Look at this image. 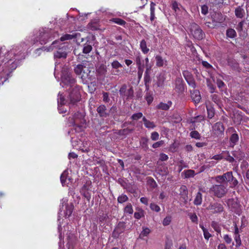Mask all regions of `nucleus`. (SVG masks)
I'll list each match as a JSON object with an SVG mask.
<instances>
[{
  "mask_svg": "<svg viewBox=\"0 0 249 249\" xmlns=\"http://www.w3.org/2000/svg\"><path fill=\"white\" fill-rule=\"evenodd\" d=\"M79 88V98L77 100H74L73 97H74V91L73 90V89L74 88V87L73 86L71 88H70V89H69V87H68L67 88H66V86L62 87L64 88H65L69 92V97H68L67 99H66L64 96L62 95V93H61L60 92H59L58 95V99H57V102H58V109L59 111V112L60 113H64L66 112L67 109L65 108L64 106L68 102V100L70 101V102L71 103H75V102L78 101L80 100V87L78 86Z\"/></svg>",
  "mask_w": 249,
  "mask_h": 249,
  "instance_id": "6",
  "label": "nucleus"
},
{
  "mask_svg": "<svg viewBox=\"0 0 249 249\" xmlns=\"http://www.w3.org/2000/svg\"><path fill=\"white\" fill-rule=\"evenodd\" d=\"M67 228L68 229V231L66 233L68 240V243L67 244L68 249H74V244L76 240L75 236L73 234L69 232V227L68 225L67 226Z\"/></svg>",
  "mask_w": 249,
  "mask_h": 249,
  "instance_id": "12",
  "label": "nucleus"
},
{
  "mask_svg": "<svg viewBox=\"0 0 249 249\" xmlns=\"http://www.w3.org/2000/svg\"><path fill=\"white\" fill-rule=\"evenodd\" d=\"M150 232V230L148 228H143V230L140 234L141 237L147 236Z\"/></svg>",
  "mask_w": 249,
  "mask_h": 249,
  "instance_id": "39",
  "label": "nucleus"
},
{
  "mask_svg": "<svg viewBox=\"0 0 249 249\" xmlns=\"http://www.w3.org/2000/svg\"><path fill=\"white\" fill-rule=\"evenodd\" d=\"M59 43L55 45L54 49H58V50L54 53V59L55 60V68L54 71V75L56 78L61 72V83L60 85L62 87L66 86V88H70L74 87L73 90L74 100H77L79 98V88L76 84V80L74 77L72 75L68 66L63 67L62 64L61 63L60 59H65L67 56L66 48L63 47H60V41L58 40Z\"/></svg>",
  "mask_w": 249,
  "mask_h": 249,
  "instance_id": "1",
  "label": "nucleus"
},
{
  "mask_svg": "<svg viewBox=\"0 0 249 249\" xmlns=\"http://www.w3.org/2000/svg\"><path fill=\"white\" fill-rule=\"evenodd\" d=\"M73 210V205L71 203H68V200L67 198H64L61 200V205L60 206V211L58 213V221L59 222L58 230L59 232V239L61 240L62 238V232L61 223L71 215Z\"/></svg>",
  "mask_w": 249,
  "mask_h": 249,
  "instance_id": "2",
  "label": "nucleus"
},
{
  "mask_svg": "<svg viewBox=\"0 0 249 249\" xmlns=\"http://www.w3.org/2000/svg\"><path fill=\"white\" fill-rule=\"evenodd\" d=\"M145 98H146V100L147 102V103L149 105L150 104L153 100V98L152 96L151 95H149V94L147 95Z\"/></svg>",
  "mask_w": 249,
  "mask_h": 249,
  "instance_id": "64",
  "label": "nucleus"
},
{
  "mask_svg": "<svg viewBox=\"0 0 249 249\" xmlns=\"http://www.w3.org/2000/svg\"><path fill=\"white\" fill-rule=\"evenodd\" d=\"M128 199L127 196L125 195H122L118 197V201L119 203H122L126 201Z\"/></svg>",
  "mask_w": 249,
  "mask_h": 249,
  "instance_id": "42",
  "label": "nucleus"
},
{
  "mask_svg": "<svg viewBox=\"0 0 249 249\" xmlns=\"http://www.w3.org/2000/svg\"><path fill=\"white\" fill-rule=\"evenodd\" d=\"M190 136L192 138H194L197 140L200 139V136L199 133L196 131H193L190 133Z\"/></svg>",
  "mask_w": 249,
  "mask_h": 249,
  "instance_id": "44",
  "label": "nucleus"
},
{
  "mask_svg": "<svg viewBox=\"0 0 249 249\" xmlns=\"http://www.w3.org/2000/svg\"><path fill=\"white\" fill-rule=\"evenodd\" d=\"M27 45H22L14 46L12 49L9 51L6 54L5 62V64L6 63H10L15 59L14 62H12L11 64L15 65L14 62L16 60H19L24 58V53L23 52L27 49Z\"/></svg>",
  "mask_w": 249,
  "mask_h": 249,
  "instance_id": "4",
  "label": "nucleus"
},
{
  "mask_svg": "<svg viewBox=\"0 0 249 249\" xmlns=\"http://www.w3.org/2000/svg\"><path fill=\"white\" fill-rule=\"evenodd\" d=\"M172 8L174 10L176 14H178L180 11V7L177 1H174L172 2Z\"/></svg>",
  "mask_w": 249,
  "mask_h": 249,
  "instance_id": "31",
  "label": "nucleus"
},
{
  "mask_svg": "<svg viewBox=\"0 0 249 249\" xmlns=\"http://www.w3.org/2000/svg\"><path fill=\"white\" fill-rule=\"evenodd\" d=\"M172 217L170 216H166L162 221V224L163 226H166L169 225L171 222Z\"/></svg>",
  "mask_w": 249,
  "mask_h": 249,
  "instance_id": "38",
  "label": "nucleus"
},
{
  "mask_svg": "<svg viewBox=\"0 0 249 249\" xmlns=\"http://www.w3.org/2000/svg\"><path fill=\"white\" fill-rule=\"evenodd\" d=\"M124 228V223H119L118 226L115 229L113 232V234L115 236H116L117 235H118L119 234L123 232Z\"/></svg>",
  "mask_w": 249,
  "mask_h": 249,
  "instance_id": "20",
  "label": "nucleus"
},
{
  "mask_svg": "<svg viewBox=\"0 0 249 249\" xmlns=\"http://www.w3.org/2000/svg\"><path fill=\"white\" fill-rule=\"evenodd\" d=\"M145 126L147 128L153 129L155 127L154 123L147 120L145 117L142 118Z\"/></svg>",
  "mask_w": 249,
  "mask_h": 249,
  "instance_id": "26",
  "label": "nucleus"
},
{
  "mask_svg": "<svg viewBox=\"0 0 249 249\" xmlns=\"http://www.w3.org/2000/svg\"><path fill=\"white\" fill-rule=\"evenodd\" d=\"M57 36L58 34L54 31L48 28L42 29L39 31L37 37L32 39V42L28 45L36 44L38 42H39L41 45L45 44Z\"/></svg>",
  "mask_w": 249,
  "mask_h": 249,
  "instance_id": "5",
  "label": "nucleus"
},
{
  "mask_svg": "<svg viewBox=\"0 0 249 249\" xmlns=\"http://www.w3.org/2000/svg\"><path fill=\"white\" fill-rule=\"evenodd\" d=\"M68 171L65 170L61 174L60 177V180L62 185H67L70 182V178H68Z\"/></svg>",
  "mask_w": 249,
  "mask_h": 249,
  "instance_id": "17",
  "label": "nucleus"
},
{
  "mask_svg": "<svg viewBox=\"0 0 249 249\" xmlns=\"http://www.w3.org/2000/svg\"><path fill=\"white\" fill-rule=\"evenodd\" d=\"M239 137L236 133L233 134L230 138V146L233 147L238 141Z\"/></svg>",
  "mask_w": 249,
  "mask_h": 249,
  "instance_id": "25",
  "label": "nucleus"
},
{
  "mask_svg": "<svg viewBox=\"0 0 249 249\" xmlns=\"http://www.w3.org/2000/svg\"><path fill=\"white\" fill-rule=\"evenodd\" d=\"M84 69H86L85 67H84L82 65L79 64L77 65L74 68V71L76 74L81 75V78L82 79L89 78V74L90 71L88 69H86V71Z\"/></svg>",
  "mask_w": 249,
  "mask_h": 249,
  "instance_id": "10",
  "label": "nucleus"
},
{
  "mask_svg": "<svg viewBox=\"0 0 249 249\" xmlns=\"http://www.w3.org/2000/svg\"><path fill=\"white\" fill-rule=\"evenodd\" d=\"M105 110L106 107L104 105L100 106L97 108V111L101 116L103 115Z\"/></svg>",
  "mask_w": 249,
  "mask_h": 249,
  "instance_id": "49",
  "label": "nucleus"
},
{
  "mask_svg": "<svg viewBox=\"0 0 249 249\" xmlns=\"http://www.w3.org/2000/svg\"><path fill=\"white\" fill-rule=\"evenodd\" d=\"M226 35L228 37L234 38L236 36V33L234 29H229L227 30Z\"/></svg>",
  "mask_w": 249,
  "mask_h": 249,
  "instance_id": "32",
  "label": "nucleus"
},
{
  "mask_svg": "<svg viewBox=\"0 0 249 249\" xmlns=\"http://www.w3.org/2000/svg\"><path fill=\"white\" fill-rule=\"evenodd\" d=\"M150 207L152 211H155L156 212H159L160 210V207L154 203L150 204Z\"/></svg>",
  "mask_w": 249,
  "mask_h": 249,
  "instance_id": "41",
  "label": "nucleus"
},
{
  "mask_svg": "<svg viewBox=\"0 0 249 249\" xmlns=\"http://www.w3.org/2000/svg\"><path fill=\"white\" fill-rule=\"evenodd\" d=\"M140 46L141 51L143 53L146 54L148 53L149 49L147 47V44L144 39H142V40H141Z\"/></svg>",
  "mask_w": 249,
  "mask_h": 249,
  "instance_id": "24",
  "label": "nucleus"
},
{
  "mask_svg": "<svg viewBox=\"0 0 249 249\" xmlns=\"http://www.w3.org/2000/svg\"><path fill=\"white\" fill-rule=\"evenodd\" d=\"M159 135L157 132H153L151 133V138L153 141H156L159 139Z\"/></svg>",
  "mask_w": 249,
  "mask_h": 249,
  "instance_id": "58",
  "label": "nucleus"
},
{
  "mask_svg": "<svg viewBox=\"0 0 249 249\" xmlns=\"http://www.w3.org/2000/svg\"><path fill=\"white\" fill-rule=\"evenodd\" d=\"M5 72H3L0 74V85L3 84L4 82L7 80V77L5 76Z\"/></svg>",
  "mask_w": 249,
  "mask_h": 249,
  "instance_id": "47",
  "label": "nucleus"
},
{
  "mask_svg": "<svg viewBox=\"0 0 249 249\" xmlns=\"http://www.w3.org/2000/svg\"><path fill=\"white\" fill-rule=\"evenodd\" d=\"M207 84L210 89V91L211 93L214 92V89H215V87L212 84H211L210 83V80H208V79L207 80Z\"/></svg>",
  "mask_w": 249,
  "mask_h": 249,
  "instance_id": "52",
  "label": "nucleus"
},
{
  "mask_svg": "<svg viewBox=\"0 0 249 249\" xmlns=\"http://www.w3.org/2000/svg\"><path fill=\"white\" fill-rule=\"evenodd\" d=\"M92 50V47L89 44H85L83 49V52L84 53H89Z\"/></svg>",
  "mask_w": 249,
  "mask_h": 249,
  "instance_id": "37",
  "label": "nucleus"
},
{
  "mask_svg": "<svg viewBox=\"0 0 249 249\" xmlns=\"http://www.w3.org/2000/svg\"><path fill=\"white\" fill-rule=\"evenodd\" d=\"M224 154V152H223L220 154H218L214 155L211 158V159L215 160H221L224 158V156L223 155Z\"/></svg>",
  "mask_w": 249,
  "mask_h": 249,
  "instance_id": "45",
  "label": "nucleus"
},
{
  "mask_svg": "<svg viewBox=\"0 0 249 249\" xmlns=\"http://www.w3.org/2000/svg\"><path fill=\"white\" fill-rule=\"evenodd\" d=\"M208 209L212 211L214 213H220L223 211L222 205L217 203L211 204Z\"/></svg>",
  "mask_w": 249,
  "mask_h": 249,
  "instance_id": "15",
  "label": "nucleus"
},
{
  "mask_svg": "<svg viewBox=\"0 0 249 249\" xmlns=\"http://www.w3.org/2000/svg\"><path fill=\"white\" fill-rule=\"evenodd\" d=\"M175 90L178 92H182L184 89V84L181 78H177L175 82Z\"/></svg>",
  "mask_w": 249,
  "mask_h": 249,
  "instance_id": "14",
  "label": "nucleus"
},
{
  "mask_svg": "<svg viewBox=\"0 0 249 249\" xmlns=\"http://www.w3.org/2000/svg\"><path fill=\"white\" fill-rule=\"evenodd\" d=\"M208 7L206 5H203L201 6V13L202 14L205 15L208 13Z\"/></svg>",
  "mask_w": 249,
  "mask_h": 249,
  "instance_id": "60",
  "label": "nucleus"
},
{
  "mask_svg": "<svg viewBox=\"0 0 249 249\" xmlns=\"http://www.w3.org/2000/svg\"><path fill=\"white\" fill-rule=\"evenodd\" d=\"M234 239L236 243V246L239 247L241 244V240L239 234L235 235Z\"/></svg>",
  "mask_w": 249,
  "mask_h": 249,
  "instance_id": "51",
  "label": "nucleus"
},
{
  "mask_svg": "<svg viewBox=\"0 0 249 249\" xmlns=\"http://www.w3.org/2000/svg\"><path fill=\"white\" fill-rule=\"evenodd\" d=\"M111 66L114 69H118L122 67V65L118 61H114L111 63Z\"/></svg>",
  "mask_w": 249,
  "mask_h": 249,
  "instance_id": "53",
  "label": "nucleus"
},
{
  "mask_svg": "<svg viewBox=\"0 0 249 249\" xmlns=\"http://www.w3.org/2000/svg\"><path fill=\"white\" fill-rule=\"evenodd\" d=\"M143 216V211H140L138 212H136L134 213V217L136 219H139Z\"/></svg>",
  "mask_w": 249,
  "mask_h": 249,
  "instance_id": "54",
  "label": "nucleus"
},
{
  "mask_svg": "<svg viewBox=\"0 0 249 249\" xmlns=\"http://www.w3.org/2000/svg\"><path fill=\"white\" fill-rule=\"evenodd\" d=\"M235 13L237 18H242L244 16V10L241 7H238L235 9Z\"/></svg>",
  "mask_w": 249,
  "mask_h": 249,
  "instance_id": "27",
  "label": "nucleus"
},
{
  "mask_svg": "<svg viewBox=\"0 0 249 249\" xmlns=\"http://www.w3.org/2000/svg\"><path fill=\"white\" fill-rule=\"evenodd\" d=\"M213 130L216 135L222 134L224 130L223 124L221 123H216L213 126Z\"/></svg>",
  "mask_w": 249,
  "mask_h": 249,
  "instance_id": "19",
  "label": "nucleus"
},
{
  "mask_svg": "<svg viewBox=\"0 0 249 249\" xmlns=\"http://www.w3.org/2000/svg\"><path fill=\"white\" fill-rule=\"evenodd\" d=\"M158 81L157 82L158 87H161L164 83L165 77L163 74H160L158 77Z\"/></svg>",
  "mask_w": 249,
  "mask_h": 249,
  "instance_id": "33",
  "label": "nucleus"
},
{
  "mask_svg": "<svg viewBox=\"0 0 249 249\" xmlns=\"http://www.w3.org/2000/svg\"><path fill=\"white\" fill-rule=\"evenodd\" d=\"M232 155L236 160H243L245 157L244 153L240 150L233 151Z\"/></svg>",
  "mask_w": 249,
  "mask_h": 249,
  "instance_id": "22",
  "label": "nucleus"
},
{
  "mask_svg": "<svg viewBox=\"0 0 249 249\" xmlns=\"http://www.w3.org/2000/svg\"><path fill=\"white\" fill-rule=\"evenodd\" d=\"M124 212L125 213L132 214L133 213V209L131 204H127L124 208Z\"/></svg>",
  "mask_w": 249,
  "mask_h": 249,
  "instance_id": "35",
  "label": "nucleus"
},
{
  "mask_svg": "<svg viewBox=\"0 0 249 249\" xmlns=\"http://www.w3.org/2000/svg\"><path fill=\"white\" fill-rule=\"evenodd\" d=\"M142 113L138 112V113L134 114L132 116V119L133 120H138L139 119L142 118Z\"/></svg>",
  "mask_w": 249,
  "mask_h": 249,
  "instance_id": "57",
  "label": "nucleus"
},
{
  "mask_svg": "<svg viewBox=\"0 0 249 249\" xmlns=\"http://www.w3.org/2000/svg\"><path fill=\"white\" fill-rule=\"evenodd\" d=\"M89 28L92 30H96L99 28L98 24L96 23H90L89 24Z\"/></svg>",
  "mask_w": 249,
  "mask_h": 249,
  "instance_id": "55",
  "label": "nucleus"
},
{
  "mask_svg": "<svg viewBox=\"0 0 249 249\" xmlns=\"http://www.w3.org/2000/svg\"><path fill=\"white\" fill-rule=\"evenodd\" d=\"M110 21L120 25H124L126 23L124 20L119 18H112Z\"/></svg>",
  "mask_w": 249,
  "mask_h": 249,
  "instance_id": "34",
  "label": "nucleus"
},
{
  "mask_svg": "<svg viewBox=\"0 0 249 249\" xmlns=\"http://www.w3.org/2000/svg\"><path fill=\"white\" fill-rule=\"evenodd\" d=\"M172 104V102L170 101H168L167 103L161 102L158 105L157 108L159 109L167 110L169 109V108L171 107Z\"/></svg>",
  "mask_w": 249,
  "mask_h": 249,
  "instance_id": "21",
  "label": "nucleus"
},
{
  "mask_svg": "<svg viewBox=\"0 0 249 249\" xmlns=\"http://www.w3.org/2000/svg\"><path fill=\"white\" fill-rule=\"evenodd\" d=\"M164 143V142L163 141H159L158 142H156L154 143L152 145V147L154 148H157L158 147H159L160 146H161V145H162Z\"/></svg>",
  "mask_w": 249,
  "mask_h": 249,
  "instance_id": "59",
  "label": "nucleus"
},
{
  "mask_svg": "<svg viewBox=\"0 0 249 249\" xmlns=\"http://www.w3.org/2000/svg\"><path fill=\"white\" fill-rule=\"evenodd\" d=\"M211 191L218 197H221L227 193V189L223 185H215L211 189Z\"/></svg>",
  "mask_w": 249,
  "mask_h": 249,
  "instance_id": "9",
  "label": "nucleus"
},
{
  "mask_svg": "<svg viewBox=\"0 0 249 249\" xmlns=\"http://www.w3.org/2000/svg\"><path fill=\"white\" fill-rule=\"evenodd\" d=\"M207 110L208 113V117L210 119L212 118L214 115V109L212 107H208L207 106Z\"/></svg>",
  "mask_w": 249,
  "mask_h": 249,
  "instance_id": "30",
  "label": "nucleus"
},
{
  "mask_svg": "<svg viewBox=\"0 0 249 249\" xmlns=\"http://www.w3.org/2000/svg\"><path fill=\"white\" fill-rule=\"evenodd\" d=\"M59 41L57 40L53 42L51 45L49 47H43L41 48H38L36 50L35 52V55L36 56H39L42 51L51 52L54 50L55 47V45L58 44Z\"/></svg>",
  "mask_w": 249,
  "mask_h": 249,
  "instance_id": "13",
  "label": "nucleus"
},
{
  "mask_svg": "<svg viewBox=\"0 0 249 249\" xmlns=\"http://www.w3.org/2000/svg\"><path fill=\"white\" fill-rule=\"evenodd\" d=\"M190 92L191 98L194 103L195 104L199 103L201 99L200 92L197 90H191Z\"/></svg>",
  "mask_w": 249,
  "mask_h": 249,
  "instance_id": "16",
  "label": "nucleus"
},
{
  "mask_svg": "<svg viewBox=\"0 0 249 249\" xmlns=\"http://www.w3.org/2000/svg\"><path fill=\"white\" fill-rule=\"evenodd\" d=\"M127 88H126V86L125 85H124L120 89V94L122 96H124V97L125 95V93H126V91L127 90Z\"/></svg>",
  "mask_w": 249,
  "mask_h": 249,
  "instance_id": "50",
  "label": "nucleus"
},
{
  "mask_svg": "<svg viewBox=\"0 0 249 249\" xmlns=\"http://www.w3.org/2000/svg\"><path fill=\"white\" fill-rule=\"evenodd\" d=\"M190 32L196 39L200 40L203 38V34L202 30L197 24L195 23H192L190 24Z\"/></svg>",
  "mask_w": 249,
  "mask_h": 249,
  "instance_id": "8",
  "label": "nucleus"
},
{
  "mask_svg": "<svg viewBox=\"0 0 249 249\" xmlns=\"http://www.w3.org/2000/svg\"><path fill=\"white\" fill-rule=\"evenodd\" d=\"M77 35L78 34L75 33H73L72 34H65L61 37L60 40L63 41L67 40H71L76 37Z\"/></svg>",
  "mask_w": 249,
  "mask_h": 249,
  "instance_id": "23",
  "label": "nucleus"
},
{
  "mask_svg": "<svg viewBox=\"0 0 249 249\" xmlns=\"http://www.w3.org/2000/svg\"><path fill=\"white\" fill-rule=\"evenodd\" d=\"M223 238L227 244H230L231 242L232 239L228 234L224 235Z\"/></svg>",
  "mask_w": 249,
  "mask_h": 249,
  "instance_id": "62",
  "label": "nucleus"
},
{
  "mask_svg": "<svg viewBox=\"0 0 249 249\" xmlns=\"http://www.w3.org/2000/svg\"><path fill=\"white\" fill-rule=\"evenodd\" d=\"M146 70L145 72L147 74L148 73H150V71L152 69V65L150 63L145 64Z\"/></svg>",
  "mask_w": 249,
  "mask_h": 249,
  "instance_id": "61",
  "label": "nucleus"
},
{
  "mask_svg": "<svg viewBox=\"0 0 249 249\" xmlns=\"http://www.w3.org/2000/svg\"><path fill=\"white\" fill-rule=\"evenodd\" d=\"M155 59L156 61V65L158 67L166 66L167 65L166 60L165 59H163L160 55H156L155 56Z\"/></svg>",
  "mask_w": 249,
  "mask_h": 249,
  "instance_id": "18",
  "label": "nucleus"
},
{
  "mask_svg": "<svg viewBox=\"0 0 249 249\" xmlns=\"http://www.w3.org/2000/svg\"><path fill=\"white\" fill-rule=\"evenodd\" d=\"M215 180L219 183H223L226 181L231 182L232 187L236 186L238 183V180L233 177L231 172H228L222 176H216Z\"/></svg>",
  "mask_w": 249,
  "mask_h": 249,
  "instance_id": "7",
  "label": "nucleus"
},
{
  "mask_svg": "<svg viewBox=\"0 0 249 249\" xmlns=\"http://www.w3.org/2000/svg\"><path fill=\"white\" fill-rule=\"evenodd\" d=\"M183 75L186 81L193 78L192 74L188 71H184Z\"/></svg>",
  "mask_w": 249,
  "mask_h": 249,
  "instance_id": "40",
  "label": "nucleus"
},
{
  "mask_svg": "<svg viewBox=\"0 0 249 249\" xmlns=\"http://www.w3.org/2000/svg\"><path fill=\"white\" fill-rule=\"evenodd\" d=\"M133 94V90L131 88H130V89H127L126 93H125V95L124 97H126V98H131V97H132Z\"/></svg>",
  "mask_w": 249,
  "mask_h": 249,
  "instance_id": "48",
  "label": "nucleus"
},
{
  "mask_svg": "<svg viewBox=\"0 0 249 249\" xmlns=\"http://www.w3.org/2000/svg\"><path fill=\"white\" fill-rule=\"evenodd\" d=\"M224 154L226 155V157H224V158L226 160L228 161L231 163H232L234 161V159L233 157L230 156L229 155V152L228 151L224 152Z\"/></svg>",
  "mask_w": 249,
  "mask_h": 249,
  "instance_id": "36",
  "label": "nucleus"
},
{
  "mask_svg": "<svg viewBox=\"0 0 249 249\" xmlns=\"http://www.w3.org/2000/svg\"><path fill=\"white\" fill-rule=\"evenodd\" d=\"M71 142L73 147H75L76 148H81V146H78V147H77V146H78L80 142L77 141V140L72 137H71Z\"/></svg>",
  "mask_w": 249,
  "mask_h": 249,
  "instance_id": "46",
  "label": "nucleus"
},
{
  "mask_svg": "<svg viewBox=\"0 0 249 249\" xmlns=\"http://www.w3.org/2000/svg\"><path fill=\"white\" fill-rule=\"evenodd\" d=\"M187 83L188 85L191 87L192 88L195 89L196 87V84L195 81V80L194 78H192L189 79V80L187 81Z\"/></svg>",
  "mask_w": 249,
  "mask_h": 249,
  "instance_id": "56",
  "label": "nucleus"
},
{
  "mask_svg": "<svg viewBox=\"0 0 249 249\" xmlns=\"http://www.w3.org/2000/svg\"><path fill=\"white\" fill-rule=\"evenodd\" d=\"M148 141V139L144 137L142 138L140 140L141 146L145 150H147L148 148L147 144Z\"/></svg>",
  "mask_w": 249,
  "mask_h": 249,
  "instance_id": "28",
  "label": "nucleus"
},
{
  "mask_svg": "<svg viewBox=\"0 0 249 249\" xmlns=\"http://www.w3.org/2000/svg\"><path fill=\"white\" fill-rule=\"evenodd\" d=\"M185 178L193 177L195 175V172L192 170H188L184 171Z\"/></svg>",
  "mask_w": 249,
  "mask_h": 249,
  "instance_id": "43",
  "label": "nucleus"
},
{
  "mask_svg": "<svg viewBox=\"0 0 249 249\" xmlns=\"http://www.w3.org/2000/svg\"><path fill=\"white\" fill-rule=\"evenodd\" d=\"M135 61L138 68V76L139 79L142 77L144 71V63L142 60V57L140 54H138L135 58Z\"/></svg>",
  "mask_w": 249,
  "mask_h": 249,
  "instance_id": "11",
  "label": "nucleus"
},
{
  "mask_svg": "<svg viewBox=\"0 0 249 249\" xmlns=\"http://www.w3.org/2000/svg\"><path fill=\"white\" fill-rule=\"evenodd\" d=\"M202 202V195L200 192H198L194 200V204L196 205H199Z\"/></svg>",
  "mask_w": 249,
  "mask_h": 249,
  "instance_id": "29",
  "label": "nucleus"
},
{
  "mask_svg": "<svg viewBox=\"0 0 249 249\" xmlns=\"http://www.w3.org/2000/svg\"><path fill=\"white\" fill-rule=\"evenodd\" d=\"M68 124L69 126H72L71 130L68 132L71 136L75 132H79L83 130L86 125V121L83 114L77 112L72 117L68 120Z\"/></svg>",
  "mask_w": 249,
  "mask_h": 249,
  "instance_id": "3",
  "label": "nucleus"
},
{
  "mask_svg": "<svg viewBox=\"0 0 249 249\" xmlns=\"http://www.w3.org/2000/svg\"><path fill=\"white\" fill-rule=\"evenodd\" d=\"M190 218L192 222H196L197 221V217L195 213H191L190 214Z\"/></svg>",
  "mask_w": 249,
  "mask_h": 249,
  "instance_id": "63",
  "label": "nucleus"
}]
</instances>
